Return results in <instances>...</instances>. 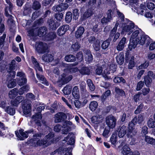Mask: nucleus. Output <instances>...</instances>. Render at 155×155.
<instances>
[{
  "mask_svg": "<svg viewBox=\"0 0 155 155\" xmlns=\"http://www.w3.org/2000/svg\"><path fill=\"white\" fill-rule=\"evenodd\" d=\"M22 103V108L24 114L26 115H29L31 109L30 101L25 100Z\"/></svg>",
  "mask_w": 155,
  "mask_h": 155,
  "instance_id": "4468645a",
  "label": "nucleus"
},
{
  "mask_svg": "<svg viewBox=\"0 0 155 155\" xmlns=\"http://www.w3.org/2000/svg\"><path fill=\"white\" fill-rule=\"evenodd\" d=\"M15 60H13L9 64V68H7L8 75H12V78H14L15 75L16 73L13 71L15 69Z\"/></svg>",
  "mask_w": 155,
  "mask_h": 155,
  "instance_id": "a211bd4d",
  "label": "nucleus"
},
{
  "mask_svg": "<svg viewBox=\"0 0 155 155\" xmlns=\"http://www.w3.org/2000/svg\"><path fill=\"white\" fill-rule=\"evenodd\" d=\"M72 148L71 147H69L68 149L63 148L62 147H60L58 149L56 150L54 152L52 153V155H54L56 153L58 154L62 155L66 152L65 153L64 155H72L71 152L72 151Z\"/></svg>",
  "mask_w": 155,
  "mask_h": 155,
  "instance_id": "2eb2a0df",
  "label": "nucleus"
},
{
  "mask_svg": "<svg viewBox=\"0 0 155 155\" xmlns=\"http://www.w3.org/2000/svg\"><path fill=\"white\" fill-rule=\"evenodd\" d=\"M63 141L66 142L68 141L67 143L68 144H73L74 142V140L72 134L69 133L68 136L65 138Z\"/></svg>",
  "mask_w": 155,
  "mask_h": 155,
  "instance_id": "72a5a7b5",
  "label": "nucleus"
},
{
  "mask_svg": "<svg viewBox=\"0 0 155 155\" xmlns=\"http://www.w3.org/2000/svg\"><path fill=\"white\" fill-rule=\"evenodd\" d=\"M117 119L116 117L112 115H109L106 117V122L110 128H114L116 125Z\"/></svg>",
  "mask_w": 155,
  "mask_h": 155,
  "instance_id": "f8f14e48",
  "label": "nucleus"
},
{
  "mask_svg": "<svg viewBox=\"0 0 155 155\" xmlns=\"http://www.w3.org/2000/svg\"><path fill=\"white\" fill-rule=\"evenodd\" d=\"M48 22L50 28L53 30H56L60 25V24L59 22L54 21L52 19L49 20Z\"/></svg>",
  "mask_w": 155,
  "mask_h": 155,
  "instance_id": "c756f323",
  "label": "nucleus"
},
{
  "mask_svg": "<svg viewBox=\"0 0 155 155\" xmlns=\"http://www.w3.org/2000/svg\"><path fill=\"white\" fill-rule=\"evenodd\" d=\"M65 60L68 62H72L75 61L76 58L72 54H69L65 57Z\"/></svg>",
  "mask_w": 155,
  "mask_h": 155,
  "instance_id": "8fccbe9b",
  "label": "nucleus"
},
{
  "mask_svg": "<svg viewBox=\"0 0 155 155\" xmlns=\"http://www.w3.org/2000/svg\"><path fill=\"white\" fill-rule=\"evenodd\" d=\"M36 103V106H38L37 107L36 106L37 110L38 112L32 116V119L38 125L40 126L41 124V120L42 118L41 112L45 109V105L44 104H38V103Z\"/></svg>",
  "mask_w": 155,
  "mask_h": 155,
  "instance_id": "20e7f679",
  "label": "nucleus"
},
{
  "mask_svg": "<svg viewBox=\"0 0 155 155\" xmlns=\"http://www.w3.org/2000/svg\"><path fill=\"white\" fill-rule=\"evenodd\" d=\"M127 23L123 26L121 34H124L126 33L130 35L135 30V26L134 24L131 21L127 20Z\"/></svg>",
  "mask_w": 155,
  "mask_h": 155,
  "instance_id": "1a4fd4ad",
  "label": "nucleus"
},
{
  "mask_svg": "<svg viewBox=\"0 0 155 155\" xmlns=\"http://www.w3.org/2000/svg\"><path fill=\"white\" fill-rule=\"evenodd\" d=\"M93 47L96 51H99L100 48V41L99 40H96L93 44Z\"/></svg>",
  "mask_w": 155,
  "mask_h": 155,
  "instance_id": "864d4df0",
  "label": "nucleus"
},
{
  "mask_svg": "<svg viewBox=\"0 0 155 155\" xmlns=\"http://www.w3.org/2000/svg\"><path fill=\"white\" fill-rule=\"evenodd\" d=\"M115 11L118 15V18L116 20V24L114 27L111 31L110 34V36H113L115 34L117 29V27L118 26H120L121 24H122V26H123L124 23V15L118 10L117 9H116Z\"/></svg>",
  "mask_w": 155,
  "mask_h": 155,
  "instance_id": "7ed1b4c3",
  "label": "nucleus"
},
{
  "mask_svg": "<svg viewBox=\"0 0 155 155\" xmlns=\"http://www.w3.org/2000/svg\"><path fill=\"white\" fill-rule=\"evenodd\" d=\"M41 7V5L38 2H34L32 6L33 9L36 10L39 9Z\"/></svg>",
  "mask_w": 155,
  "mask_h": 155,
  "instance_id": "774afa93",
  "label": "nucleus"
},
{
  "mask_svg": "<svg viewBox=\"0 0 155 155\" xmlns=\"http://www.w3.org/2000/svg\"><path fill=\"white\" fill-rule=\"evenodd\" d=\"M56 36L55 33L54 32H51L50 33L46 36V40L47 41H50L54 39Z\"/></svg>",
  "mask_w": 155,
  "mask_h": 155,
  "instance_id": "3c124183",
  "label": "nucleus"
},
{
  "mask_svg": "<svg viewBox=\"0 0 155 155\" xmlns=\"http://www.w3.org/2000/svg\"><path fill=\"white\" fill-rule=\"evenodd\" d=\"M63 16L62 13H58L55 14V17L57 21H60L62 19Z\"/></svg>",
  "mask_w": 155,
  "mask_h": 155,
  "instance_id": "69168bd1",
  "label": "nucleus"
},
{
  "mask_svg": "<svg viewBox=\"0 0 155 155\" xmlns=\"http://www.w3.org/2000/svg\"><path fill=\"white\" fill-rule=\"evenodd\" d=\"M80 44L78 42L73 43L71 46V49L73 51H77L80 48Z\"/></svg>",
  "mask_w": 155,
  "mask_h": 155,
  "instance_id": "603ef678",
  "label": "nucleus"
},
{
  "mask_svg": "<svg viewBox=\"0 0 155 155\" xmlns=\"http://www.w3.org/2000/svg\"><path fill=\"white\" fill-rule=\"evenodd\" d=\"M72 64L68 65L64 62H62L61 64V66L62 67H63L66 68L64 69V71H68L71 73H74L78 71V69L76 68L72 67Z\"/></svg>",
  "mask_w": 155,
  "mask_h": 155,
  "instance_id": "6ab92c4d",
  "label": "nucleus"
},
{
  "mask_svg": "<svg viewBox=\"0 0 155 155\" xmlns=\"http://www.w3.org/2000/svg\"><path fill=\"white\" fill-rule=\"evenodd\" d=\"M147 125L150 128H152L155 127V120L153 118H150L147 122Z\"/></svg>",
  "mask_w": 155,
  "mask_h": 155,
  "instance_id": "6e6d98bb",
  "label": "nucleus"
},
{
  "mask_svg": "<svg viewBox=\"0 0 155 155\" xmlns=\"http://www.w3.org/2000/svg\"><path fill=\"white\" fill-rule=\"evenodd\" d=\"M144 79L146 85L147 87H149L150 86V83L152 82L151 78L147 76H145Z\"/></svg>",
  "mask_w": 155,
  "mask_h": 155,
  "instance_id": "bf43d9fd",
  "label": "nucleus"
},
{
  "mask_svg": "<svg viewBox=\"0 0 155 155\" xmlns=\"http://www.w3.org/2000/svg\"><path fill=\"white\" fill-rule=\"evenodd\" d=\"M98 105V104L97 101H93L91 102L89 107L91 111H94L97 108Z\"/></svg>",
  "mask_w": 155,
  "mask_h": 155,
  "instance_id": "37998d69",
  "label": "nucleus"
},
{
  "mask_svg": "<svg viewBox=\"0 0 155 155\" xmlns=\"http://www.w3.org/2000/svg\"><path fill=\"white\" fill-rule=\"evenodd\" d=\"M146 7L145 5L141 4L140 5V8L137 10L138 14L143 15L144 10H146Z\"/></svg>",
  "mask_w": 155,
  "mask_h": 155,
  "instance_id": "e2e57ef3",
  "label": "nucleus"
},
{
  "mask_svg": "<svg viewBox=\"0 0 155 155\" xmlns=\"http://www.w3.org/2000/svg\"><path fill=\"white\" fill-rule=\"evenodd\" d=\"M127 128L126 126H123L118 129V135L119 137H123L126 134Z\"/></svg>",
  "mask_w": 155,
  "mask_h": 155,
  "instance_id": "c85d7f7f",
  "label": "nucleus"
},
{
  "mask_svg": "<svg viewBox=\"0 0 155 155\" xmlns=\"http://www.w3.org/2000/svg\"><path fill=\"white\" fill-rule=\"evenodd\" d=\"M8 77L6 83L7 86L8 88H12L15 86L16 84V81L15 79H13L14 78L12 77V75H8L7 74Z\"/></svg>",
  "mask_w": 155,
  "mask_h": 155,
  "instance_id": "4be33fe9",
  "label": "nucleus"
},
{
  "mask_svg": "<svg viewBox=\"0 0 155 155\" xmlns=\"http://www.w3.org/2000/svg\"><path fill=\"white\" fill-rule=\"evenodd\" d=\"M66 118V115L65 114L62 112H59L55 115V122L59 123L64 120Z\"/></svg>",
  "mask_w": 155,
  "mask_h": 155,
  "instance_id": "a878e982",
  "label": "nucleus"
},
{
  "mask_svg": "<svg viewBox=\"0 0 155 155\" xmlns=\"http://www.w3.org/2000/svg\"><path fill=\"white\" fill-rule=\"evenodd\" d=\"M42 59L45 62H50L53 60V56L51 54H45L42 56Z\"/></svg>",
  "mask_w": 155,
  "mask_h": 155,
  "instance_id": "f704fd0d",
  "label": "nucleus"
},
{
  "mask_svg": "<svg viewBox=\"0 0 155 155\" xmlns=\"http://www.w3.org/2000/svg\"><path fill=\"white\" fill-rule=\"evenodd\" d=\"M84 31V29L83 27H80L78 28L75 33V36L77 38L80 37L83 34Z\"/></svg>",
  "mask_w": 155,
  "mask_h": 155,
  "instance_id": "a19ab883",
  "label": "nucleus"
},
{
  "mask_svg": "<svg viewBox=\"0 0 155 155\" xmlns=\"http://www.w3.org/2000/svg\"><path fill=\"white\" fill-rule=\"evenodd\" d=\"M18 95V89L15 88L10 91L8 93L9 97L10 98L13 99Z\"/></svg>",
  "mask_w": 155,
  "mask_h": 155,
  "instance_id": "c03bdc74",
  "label": "nucleus"
},
{
  "mask_svg": "<svg viewBox=\"0 0 155 155\" xmlns=\"http://www.w3.org/2000/svg\"><path fill=\"white\" fill-rule=\"evenodd\" d=\"M41 136V134H37L33 135V137L35 138L31 140V142H33L34 143H36L37 145L40 146L45 145L46 146H47L54 142V138H53L54 134L52 133H50L45 136V139L46 140H37V138Z\"/></svg>",
  "mask_w": 155,
  "mask_h": 155,
  "instance_id": "f03ea898",
  "label": "nucleus"
},
{
  "mask_svg": "<svg viewBox=\"0 0 155 155\" xmlns=\"http://www.w3.org/2000/svg\"><path fill=\"white\" fill-rule=\"evenodd\" d=\"M8 132V128L5 127L4 124L0 122V135L1 136H5Z\"/></svg>",
  "mask_w": 155,
  "mask_h": 155,
  "instance_id": "bb28decb",
  "label": "nucleus"
},
{
  "mask_svg": "<svg viewBox=\"0 0 155 155\" xmlns=\"http://www.w3.org/2000/svg\"><path fill=\"white\" fill-rule=\"evenodd\" d=\"M72 64L68 65L64 62H62L61 64V66L62 67H63L66 68L64 69V71H68L71 73H74L78 71V69L76 68L72 67Z\"/></svg>",
  "mask_w": 155,
  "mask_h": 155,
  "instance_id": "aec40b11",
  "label": "nucleus"
},
{
  "mask_svg": "<svg viewBox=\"0 0 155 155\" xmlns=\"http://www.w3.org/2000/svg\"><path fill=\"white\" fill-rule=\"evenodd\" d=\"M34 48L36 53L42 54L48 51V47L47 44L42 41H37L35 43Z\"/></svg>",
  "mask_w": 155,
  "mask_h": 155,
  "instance_id": "0eeeda50",
  "label": "nucleus"
},
{
  "mask_svg": "<svg viewBox=\"0 0 155 155\" xmlns=\"http://www.w3.org/2000/svg\"><path fill=\"white\" fill-rule=\"evenodd\" d=\"M17 76L19 77L17 79L18 84L19 85L22 86L27 83V80L24 73L22 72H18Z\"/></svg>",
  "mask_w": 155,
  "mask_h": 155,
  "instance_id": "dca6fc26",
  "label": "nucleus"
},
{
  "mask_svg": "<svg viewBox=\"0 0 155 155\" xmlns=\"http://www.w3.org/2000/svg\"><path fill=\"white\" fill-rule=\"evenodd\" d=\"M47 30L45 27L40 28L38 31V35L40 37L44 36L47 33Z\"/></svg>",
  "mask_w": 155,
  "mask_h": 155,
  "instance_id": "e433bc0d",
  "label": "nucleus"
},
{
  "mask_svg": "<svg viewBox=\"0 0 155 155\" xmlns=\"http://www.w3.org/2000/svg\"><path fill=\"white\" fill-rule=\"evenodd\" d=\"M149 62L147 61H145L144 63L143 64L139 66V67L137 68V70H139L140 69L147 68L149 65Z\"/></svg>",
  "mask_w": 155,
  "mask_h": 155,
  "instance_id": "680f3d73",
  "label": "nucleus"
},
{
  "mask_svg": "<svg viewBox=\"0 0 155 155\" xmlns=\"http://www.w3.org/2000/svg\"><path fill=\"white\" fill-rule=\"evenodd\" d=\"M87 82L91 91H94L95 89V87L93 84L91 80L88 79L87 81Z\"/></svg>",
  "mask_w": 155,
  "mask_h": 155,
  "instance_id": "5fc2aeb1",
  "label": "nucleus"
},
{
  "mask_svg": "<svg viewBox=\"0 0 155 155\" xmlns=\"http://www.w3.org/2000/svg\"><path fill=\"white\" fill-rule=\"evenodd\" d=\"M151 42V39L150 38L143 32L141 35H140L139 38H137V40H135L134 44V45L132 48H135L139 43L141 45L145 44L146 46L147 47Z\"/></svg>",
  "mask_w": 155,
  "mask_h": 155,
  "instance_id": "39448f33",
  "label": "nucleus"
},
{
  "mask_svg": "<svg viewBox=\"0 0 155 155\" xmlns=\"http://www.w3.org/2000/svg\"><path fill=\"white\" fill-rule=\"evenodd\" d=\"M135 30L131 35L130 40V43L129 45V48L131 49L134 44V42L136 40H137V38H139L140 35L142 33L141 30L137 28V27L135 28Z\"/></svg>",
  "mask_w": 155,
  "mask_h": 155,
  "instance_id": "6e6552de",
  "label": "nucleus"
},
{
  "mask_svg": "<svg viewBox=\"0 0 155 155\" xmlns=\"http://www.w3.org/2000/svg\"><path fill=\"white\" fill-rule=\"evenodd\" d=\"M91 119L93 122L96 124L100 123L102 122L103 120L102 116L99 115L93 116Z\"/></svg>",
  "mask_w": 155,
  "mask_h": 155,
  "instance_id": "c9c22d12",
  "label": "nucleus"
},
{
  "mask_svg": "<svg viewBox=\"0 0 155 155\" xmlns=\"http://www.w3.org/2000/svg\"><path fill=\"white\" fill-rule=\"evenodd\" d=\"M72 19V15L70 12H68L66 14L65 20L67 23L70 22Z\"/></svg>",
  "mask_w": 155,
  "mask_h": 155,
  "instance_id": "4d7b16f0",
  "label": "nucleus"
},
{
  "mask_svg": "<svg viewBox=\"0 0 155 155\" xmlns=\"http://www.w3.org/2000/svg\"><path fill=\"white\" fill-rule=\"evenodd\" d=\"M6 1L7 3L8 4V6H7L5 9V12L6 15V16H8L9 15L8 14L9 11L10 13H11V11L12 8V4L10 2L9 0H6Z\"/></svg>",
  "mask_w": 155,
  "mask_h": 155,
  "instance_id": "79ce46f5",
  "label": "nucleus"
},
{
  "mask_svg": "<svg viewBox=\"0 0 155 155\" xmlns=\"http://www.w3.org/2000/svg\"><path fill=\"white\" fill-rule=\"evenodd\" d=\"M126 40V38L125 37H123L121 39L117 47V49L118 51H121L124 49L127 43Z\"/></svg>",
  "mask_w": 155,
  "mask_h": 155,
  "instance_id": "393cba45",
  "label": "nucleus"
},
{
  "mask_svg": "<svg viewBox=\"0 0 155 155\" xmlns=\"http://www.w3.org/2000/svg\"><path fill=\"white\" fill-rule=\"evenodd\" d=\"M31 58L32 62L34 65L36 71L37 78L41 81V83L42 84H44L46 85H48V83L44 76L41 75H40L37 72L38 71H42V68L40 66L36 60L32 56Z\"/></svg>",
  "mask_w": 155,
  "mask_h": 155,
  "instance_id": "423d86ee",
  "label": "nucleus"
},
{
  "mask_svg": "<svg viewBox=\"0 0 155 155\" xmlns=\"http://www.w3.org/2000/svg\"><path fill=\"white\" fill-rule=\"evenodd\" d=\"M93 11L91 9H89L86 11L84 14L83 16L81 17V19L82 20L90 17L92 15Z\"/></svg>",
  "mask_w": 155,
  "mask_h": 155,
  "instance_id": "ea45409f",
  "label": "nucleus"
},
{
  "mask_svg": "<svg viewBox=\"0 0 155 155\" xmlns=\"http://www.w3.org/2000/svg\"><path fill=\"white\" fill-rule=\"evenodd\" d=\"M115 90L116 93L118 95L123 96L124 94V91L118 87H115Z\"/></svg>",
  "mask_w": 155,
  "mask_h": 155,
  "instance_id": "0e129e2a",
  "label": "nucleus"
},
{
  "mask_svg": "<svg viewBox=\"0 0 155 155\" xmlns=\"http://www.w3.org/2000/svg\"><path fill=\"white\" fill-rule=\"evenodd\" d=\"M72 94L74 99H78L80 97L78 88L77 86L74 87L72 90Z\"/></svg>",
  "mask_w": 155,
  "mask_h": 155,
  "instance_id": "4c0bfd02",
  "label": "nucleus"
},
{
  "mask_svg": "<svg viewBox=\"0 0 155 155\" xmlns=\"http://www.w3.org/2000/svg\"><path fill=\"white\" fill-rule=\"evenodd\" d=\"M110 44L109 40H107L104 41L101 45V47L103 49H105L107 48Z\"/></svg>",
  "mask_w": 155,
  "mask_h": 155,
  "instance_id": "338daca9",
  "label": "nucleus"
},
{
  "mask_svg": "<svg viewBox=\"0 0 155 155\" xmlns=\"http://www.w3.org/2000/svg\"><path fill=\"white\" fill-rule=\"evenodd\" d=\"M134 57L131 56L128 53L126 54L125 61L126 62H129L128 68L132 69L134 66L135 63L134 61Z\"/></svg>",
  "mask_w": 155,
  "mask_h": 155,
  "instance_id": "f3484780",
  "label": "nucleus"
},
{
  "mask_svg": "<svg viewBox=\"0 0 155 155\" xmlns=\"http://www.w3.org/2000/svg\"><path fill=\"white\" fill-rule=\"evenodd\" d=\"M114 81L115 83H120L122 82L123 83H125V80L122 77H116L114 79Z\"/></svg>",
  "mask_w": 155,
  "mask_h": 155,
  "instance_id": "052dcab7",
  "label": "nucleus"
},
{
  "mask_svg": "<svg viewBox=\"0 0 155 155\" xmlns=\"http://www.w3.org/2000/svg\"><path fill=\"white\" fill-rule=\"evenodd\" d=\"M69 26L67 25H63L60 27L57 30V34L60 36L64 35L69 29Z\"/></svg>",
  "mask_w": 155,
  "mask_h": 155,
  "instance_id": "5701e85b",
  "label": "nucleus"
},
{
  "mask_svg": "<svg viewBox=\"0 0 155 155\" xmlns=\"http://www.w3.org/2000/svg\"><path fill=\"white\" fill-rule=\"evenodd\" d=\"M121 153L123 155H131L132 153L130 149L127 145L123 147Z\"/></svg>",
  "mask_w": 155,
  "mask_h": 155,
  "instance_id": "473e14b6",
  "label": "nucleus"
},
{
  "mask_svg": "<svg viewBox=\"0 0 155 155\" xmlns=\"http://www.w3.org/2000/svg\"><path fill=\"white\" fill-rule=\"evenodd\" d=\"M62 127L63 129L62 131L63 133L66 134L72 128H75V126L72 122L67 120L64 122Z\"/></svg>",
  "mask_w": 155,
  "mask_h": 155,
  "instance_id": "ddd939ff",
  "label": "nucleus"
},
{
  "mask_svg": "<svg viewBox=\"0 0 155 155\" xmlns=\"http://www.w3.org/2000/svg\"><path fill=\"white\" fill-rule=\"evenodd\" d=\"M5 110L10 115H13L15 114V109L11 106H7L5 107Z\"/></svg>",
  "mask_w": 155,
  "mask_h": 155,
  "instance_id": "58836bf2",
  "label": "nucleus"
},
{
  "mask_svg": "<svg viewBox=\"0 0 155 155\" xmlns=\"http://www.w3.org/2000/svg\"><path fill=\"white\" fill-rule=\"evenodd\" d=\"M24 99V97L23 96H18L15 99L12 100L11 103L12 105L17 107Z\"/></svg>",
  "mask_w": 155,
  "mask_h": 155,
  "instance_id": "cd10ccee",
  "label": "nucleus"
},
{
  "mask_svg": "<svg viewBox=\"0 0 155 155\" xmlns=\"http://www.w3.org/2000/svg\"><path fill=\"white\" fill-rule=\"evenodd\" d=\"M116 71L115 65L109 63L107 64L103 65L101 67H98L96 71V74L99 75L102 74L103 77L105 80L111 79L110 76V73H114Z\"/></svg>",
  "mask_w": 155,
  "mask_h": 155,
  "instance_id": "f257e3e1",
  "label": "nucleus"
},
{
  "mask_svg": "<svg viewBox=\"0 0 155 155\" xmlns=\"http://www.w3.org/2000/svg\"><path fill=\"white\" fill-rule=\"evenodd\" d=\"M72 78V77L71 75L68 76L65 74H63L59 77V81L62 84H64L68 83Z\"/></svg>",
  "mask_w": 155,
  "mask_h": 155,
  "instance_id": "b1692460",
  "label": "nucleus"
},
{
  "mask_svg": "<svg viewBox=\"0 0 155 155\" xmlns=\"http://www.w3.org/2000/svg\"><path fill=\"white\" fill-rule=\"evenodd\" d=\"M80 72L82 74H88L90 73V70L87 67H83L80 70Z\"/></svg>",
  "mask_w": 155,
  "mask_h": 155,
  "instance_id": "13d9d810",
  "label": "nucleus"
},
{
  "mask_svg": "<svg viewBox=\"0 0 155 155\" xmlns=\"http://www.w3.org/2000/svg\"><path fill=\"white\" fill-rule=\"evenodd\" d=\"M68 7V5L66 3H63L52 8L53 10L54 11L61 12L66 9Z\"/></svg>",
  "mask_w": 155,
  "mask_h": 155,
  "instance_id": "412c9836",
  "label": "nucleus"
},
{
  "mask_svg": "<svg viewBox=\"0 0 155 155\" xmlns=\"http://www.w3.org/2000/svg\"><path fill=\"white\" fill-rule=\"evenodd\" d=\"M145 140L148 143L153 145H155V139L148 136L145 137Z\"/></svg>",
  "mask_w": 155,
  "mask_h": 155,
  "instance_id": "de8ad7c7",
  "label": "nucleus"
},
{
  "mask_svg": "<svg viewBox=\"0 0 155 155\" xmlns=\"http://www.w3.org/2000/svg\"><path fill=\"white\" fill-rule=\"evenodd\" d=\"M72 88L71 85H67L64 87L62 91L65 95H68L71 93Z\"/></svg>",
  "mask_w": 155,
  "mask_h": 155,
  "instance_id": "a18cd8bd",
  "label": "nucleus"
},
{
  "mask_svg": "<svg viewBox=\"0 0 155 155\" xmlns=\"http://www.w3.org/2000/svg\"><path fill=\"white\" fill-rule=\"evenodd\" d=\"M29 87L28 85H26L22 87L18 91V94L21 95L23 94L25 91L29 90Z\"/></svg>",
  "mask_w": 155,
  "mask_h": 155,
  "instance_id": "09e8293b",
  "label": "nucleus"
},
{
  "mask_svg": "<svg viewBox=\"0 0 155 155\" xmlns=\"http://www.w3.org/2000/svg\"><path fill=\"white\" fill-rule=\"evenodd\" d=\"M118 137L116 132L113 133L110 138V141L111 144L116 146L117 143Z\"/></svg>",
  "mask_w": 155,
  "mask_h": 155,
  "instance_id": "49530a36",
  "label": "nucleus"
},
{
  "mask_svg": "<svg viewBox=\"0 0 155 155\" xmlns=\"http://www.w3.org/2000/svg\"><path fill=\"white\" fill-rule=\"evenodd\" d=\"M117 62L120 65H122L124 62V58L123 52H120L116 57Z\"/></svg>",
  "mask_w": 155,
  "mask_h": 155,
  "instance_id": "7c9ffc66",
  "label": "nucleus"
},
{
  "mask_svg": "<svg viewBox=\"0 0 155 155\" xmlns=\"http://www.w3.org/2000/svg\"><path fill=\"white\" fill-rule=\"evenodd\" d=\"M137 118H135L129 124V130L127 133V135L128 137H132L136 134V132L134 130L135 129L134 127L137 123Z\"/></svg>",
  "mask_w": 155,
  "mask_h": 155,
  "instance_id": "9d476101",
  "label": "nucleus"
},
{
  "mask_svg": "<svg viewBox=\"0 0 155 155\" xmlns=\"http://www.w3.org/2000/svg\"><path fill=\"white\" fill-rule=\"evenodd\" d=\"M85 61L88 63L91 62L93 60V57L90 51L89 50H87L84 54Z\"/></svg>",
  "mask_w": 155,
  "mask_h": 155,
  "instance_id": "2f4dec72",
  "label": "nucleus"
},
{
  "mask_svg": "<svg viewBox=\"0 0 155 155\" xmlns=\"http://www.w3.org/2000/svg\"><path fill=\"white\" fill-rule=\"evenodd\" d=\"M19 133L15 132V134L19 140H23L28 137V134L33 132L32 129L24 132V130L21 129L19 130Z\"/></svg>",
  "mask_w": 155,
  "mask_h": 155,
  "instance_id": "9b49d317",
  "label": "nucleus"
}]
</instances>
